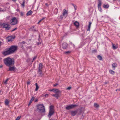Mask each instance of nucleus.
Wrapping results in <instances>:
<instances>
[{"label":"nucleus","mask_w":120,"mask_h":120,"mask_svg":"<svg viewBox=\"0 0 120 120\" xmlns=\"http://www.w3.org/2000/svg\"><path fill=\"white\" fill-rule=\"evenodd\" d=\"M45 17H43L41 20H43L44 19H45Z\"/></svg>","instance_id":"603ef678"},{"label":"nucleus","mask_w":120,"mask_h":120,"mask_svg":"<svg viewBox=\"0 0 120 120\" xmlns=\"http://www.w3.org/2000/svg\"><path fill=\"white\" fill-rule=\"evenodd\" d=\"M74 24L77 28H78L79 27V23L78 22H75L74 23Z\"/></svg>","instance_id":"4468645a"},{"label":"nucleus","mask_w":120,"mask_h":120,"mask_svg":"<svg viewBox=\"0 0 120 120\" xmlns=\"http://www.w3.org/2000/svg\"><path fill=\"white\" fill-rule=\"evenodd\" d=\"M17 46L15 45H12L9 49L11 53H14L17 50Z\"/></svg>","instance_id":"7ed1b4c3"},{"label":"nucleus","mask_w":120,"mask_h":120,"mask_svg":"<svg viewBox=\"0 0 120 120\" xmlns=\"http://www.w3.org/2000/svg\"><path fill=\"white\" fill-rule=\"evenodd\" d=\"M53 107L52 105H51L50 106V109L49 110H53Z\"/></svg>","instance_id":"473e14b6"},{"label":"nucleus","mask_w":120,"mask_h":120,"mask_svg":"<svg viewBox=\"0 0 120 120\" xmlns=\"http://www.w3.org/2000/svg\"><path fill=\"white\" fill-rule=\"evenodd\" d=\"M12 0L13 1H16V0Z\"/></svg>","instance_id":"13d9d810"},{"label":"nucleus","mask_w":120,"mask_h":120,"mask_svg":"<svg viewBox=\"0 0 120 120\" xmlns=\"http://www.w3.org/2000/svg\"><path fill=\"white\" fill-rule=\"evenodd\" d=\"M37 110L40 112L42 113L45 112V107L43 104H38L37 105Z\"/></svg>","instance_id":"f257e3e1"},{"label":"nucleus","mask_w":120,"mask_h":120,"mask_svg":"<svg viewBox=\"0 0 120 120\" xmlns=\"http://www.w3.org/2000/svg\"><path fill=\"white\" fill-rule=\"evenodd\" d=\"M5 103L6 105H8L9 104V102L8 99H6L5 100Z\"/></svg>","instance_id":"b1692460"},{"label":"nucleus","mask_w":120,"mask_h":120,"mask_svg":"<svg viewBox=\"0 0 120 120\" xmlns=\"http://www.w3.org/2000/svg\"><path fill=\"white\" fill-rule=\"evenodd\" d=\"M17 28H15L14 29H13V30H12L11 31L12 32V31L15 30H17Z\"/></svg>","instance_id":"a18cd8bd"},{"label":"nucleus","mask_w":120,"mask_h":120,"mask_svg":"<svg viewBox=\"0 0 120 120\" xmlns=\"http://www.w3.org/2000/svg\"><path fill=\"white\" fill-rule=\"evenodd\" d=\"M32 11L31 10H30L27 13L26 15L27 16L31 15L32 14Z\"/></svg>","instance_id":"6ab92c4d"},{"label":"nucleus","mask_w":120,"mask_h":120,"mask_svg":"<svg viewBox=\"0 0 120 120\" xmlns=\"http://www.w3.org/2000/svg\"><path fill=\"white\" fill-rule=\"evenodd\" d=\"M20 116H18L15 120H19L20 119Z\"/></svg>","instance_id":"e433bc0d"},{"label":"nucleus","mask_w":120,"mask_h":120,"mask_svg":"<svg viewBox=\"0 0 120 120\" xmlns=\"http://www.w3.org/2000/svg\"><path fill=\"white\" fill-rule=\"evenodd\" d=\"M37 57V56H35L34 57L33 59V60H34L36 59Z\"/></svg>","instance_id":"37998d69"},{"label":"nucleus","mask_w":120,"mask_h":120,"mask_svg":"<svg viewBox=\"0 0 120 120\" xmlns=\"http://www.w3.org/2000/svg\"><path fill=\"white\" fill-rule=\"evenodd\" d=\"M30 81H28L27 82V85H29L30 84Z\"/></svg>","instance_id":"79ce46f5"},{"label":"nucleus","mask_w":120,"mask_h":120,"mask_svg":"<svg viewBox=\"0 0 120 120\" xmlns=\"http://www.w3.org/2000/svg\"><path fill=\"white\" fill-rule=\"evenodd\" d=\"M48 94H46L45 95V97H48Z\"/></svg>","instance_id":"de8ad7c7"},{"label":"nucleus","mask_w":120,"mask_h":120,"mask_svg":"<svg viewBox=\"0 0 120 120\" xmlns=\"http://www.w3.org/2000/svg\"><path fill=\"white\" fill-rule=\"evenodd\" d=\"M42 20H41V19L39 21V22H40Z\"/></svg>","instance_id":"4d7b16f0"},{"label":"nucleus","mask_w":120,"mask_h":120,"mask_svg":"<svg viewBox=\"0 0 120 120\" xmlns=\"http://www.w3.org/2000/svg\"><path fill=\"white\" fill-rule=\"evenodd\" d=\"M114 1H115L116 0H113Z\"/></svg>","instance_id":"0e129e2a"},{"label":"nucleus","mask_w":120,"mask_h":120,"mask_svg":"<svg viewBox=\"0 0 120 120\" xmlns=\"http://www.w3.org/2000/svg\"><path fill=\"white\" fill-rule=\"evenodd\" d=\"M39 23H40V22H38V24Z\"/></svg>","instance_id":"bf43d9fd"},{"label":"nucleus","mask_w":120,"mask_h":120,"mask_svg":"<svg viewBox=\"0 0 120 120\" xmlns=\"http://www.w3.org/2000/svg\"><path fill=\"white\" fill-rule=\"evenodd\" d=\"M10 41V40H9V39L8 40V41Z\"/></svg>","instance_id":"052dcab7"},{"label":"nucleus","mask_w":120,"mask_h":120,"mask_svg":"<svg viewBox=\"0 0 120 120\" xmlns=\"http://www.w3.org/2000/svg\"><path fill=\"white\" fill-rule=\"evenodd\" d=\"M3 28H5L6 30H9L10 27L9 26V25L8 24H4L3 25Z\"/></svg>","instance_id":"423d86ee"},{"label":"nucleus","mask_w":120,"mask_h":120,"mask_svg":"<svg viewBox=\"0 0 120 120\" xmlns=\"http://www.w3.org/2000/svg\"><path fill=\"white\" fill-rule=\"evenodd\" d=\"M14 60H4V63L5 64L8 66H10L14 64Z\"/></svg>","instance_id":"f03ea898"},{"label":"nucleus","mask_w":120,"mask_h":120,"mask_svg":"<svg viewBox=\"0 0 120 120\" xmlns=\"http://www.w3.org/2000/svg\"><path fill=\"white\" fill-rule=\"evenodd\" d=\"M98 8L99 10L100 11L102 12V10L101 8V6H100V7H99V6H98Z\"/></svg>","instance_id":"7c9ffc66"},{"label":"nucleus","mask_w":120,"mask_h":120,"mask_svg":"<svg viewBox=\"0 0 120 120\" xmlns=\"http://www.w3.org/2000/svg\"><path fill=\"white\" fill-rule=\"evenodd\" d=\"M45 4L47 7H48L49 6L48 4L47 3H46Z\"/></svg>","instance_id":"09e8293b"},{"label":"nucleus","mask_w":120,"mask_h":120,"mask_svg":"<svg viewBox=\"0 0 120 120\" xmlns=\"http://www.w3.org/2000/svg\"><path fill=\"white\" fill-rule=\"evenodd\" d=\"M71 58H72V57H71Z\"/></svg>","instance_id":"338daca9"},{"label":"nucleus","mask_w":120,"mask_h":120,"mask_svg":"<svg viewBox=\"0 0 120 120\" xmlns=\"http://www.w3.org/2000/svg\"><path fill=\"white\" fill-rule=\"evenodd\" d=\"M34 97H32L31 100H30L29 104H28V105H29L32 103V101L34 100Z\"/></svg>","instance_id":"412c9836"},{"label":"nucleus","mask_w":120,"mask_h":120,"mask_svg":"<svg viewBox=\"0 0 120 120\" xmlns=\"http://www.w3.org/2000/svg\"><path fill=\"white\" fill-rule=\"evenodd\" d=\"M17 11H18V10H17Z\"/></svg>","instance_id":"680f3d73"},{"label":"nucleus","mask_w":120,"mask_h":120,"mask_svg":"<svg viewBox=\"0 0 120 120\" xmlns=\"http://www.w3.org/2000/svg\"><path fill=\"white\" fill-rule=\"evenodd\" d=\"M3 54L6 56L7 55L11 54L9 50L8 49V50L5 51L3 52Z\"/></svg>","instance_id":"6e6552de"},{"label":"nucleus","mask_w":120,"mask_h":120,"mask_svg":"<svg viewBox=\"0 0 120 120\" xmlns=\"http://www.w3.org/2000/svg\"><path fill=\"white\" fill-rule=\"evenodd\" d=\"M38 101V100L37 99L36 100H35V102H37Z\"/></svg>","instance_id":"6e6d98bb"},{"label":"nucleus","mask_w":120,"mask_h":120,"mask_svg":"<svg viewBox=\"0 0 120 120\" xmlns=\"http://www.w3.org/2000/svg\"><path fill=\"white\" fill-rule=\"evenodd\" d=\"M84 115L83 114H82V116L81 117V118L82 119H83L84 118Z\"/></svg>","instance_id":"49530a36"},{"label":"nucleus","mask_w":120,"mask_h":120,"mask_svg":"<svg viewBox=\"0 0 120 120\" xmlns=\"http://www.w3.org/2000/svg\"><path fill=\"white\" fill-rule=\"evenodd\" d=\"M42 65L41 63H40L39 64L38 70H42Z\"/></svg>","instance_id":"a211bd4d"},{"label":"nucleus","mask_w":120,"mask_h":120,"mask_svg":"<svg viewBox=\"0 0 120 120\" xmlns=\"http://www.w3.org/2000/svg\"><path fill=\"white\" fill-rule=\"evenodd\" d=\"M16 59L15 58H10L9 57H8L4 59L3 60H15Z\"/></svg>","instance_id":"ddd939ff"},{"label":"nucleus","mask_w":120,"mask_h":120,"mask_svg":"<svg viewBox=\"0 0 120 120\" xmlns=\"http://www.w3.org/2000/svg\"><path fill=\"white\" fill-rule=\"evenodd\" d=\"M109 6L108 5L104 4L103 6V7L105 8H107L109 7Z\"/></svg>","instance_id":"cd10ccee"},{"label":"nucleus","mask_w":120,"mask_h":120,"mask_svg":"<svg viewBox=\"0 0 120 120\" xmlns=\"http://www.w3.org/2000/svg\"><path fill=\"white\" fill-rule=\"evenodd\" d=\"M94 106L95 107L97 108L98 107V105L97 103H95L94 104Z\"/></svg>","instance_id":"2f4dec72"},{"label":"nucleus","mask_w":120,"mask_h":120,"mask_svg":"<svg viewBox=\"0 0 120 120\" xmlns=\"http://www.w3.org/2000/svg\"><path fill=\"white\" fill-rule=\"evenodd\" d=\"M1 59V58H0V59Z\"/></svg>","instance_id":"774afa93"},{"label":"nucleus","mask_w":120,"mask_h":120,"mask_svg":"<svg viewBox=\"0 0 120 120\" xmlns=\"http://www.w3.org/2000/svg\"><path fill=\"white\" fill-rule=\"evenodd\" d=\"M112 48L113 49H116L118 48V46L117 45H115L114 44L112 43Z\"/></svg>","instance_id":"aec40b11"},{"label":"nucleus","mask_w":120,"mask_h":120,"mask_svg":"<svg viewBox=\"0 0 120 120\" xmlns=\"http://www.w3.org/2000/svg\"><path fill=\"white\" fill-rule=\"evenodd\" d=\"M101 0H98V6L100 7L101 6Z\"/></svg>","instance_id":"4be33fe9"},{"label":"nucleus","mask_w":120,"mask_h":120,"mask_svg":"<svg viewBox=\"0 0 120 120\" xmlns=\"http://www.w3.org/2000/svg\"><path fill=\"white\" fill-rule=\"evenodd\" d=\"M58 85V84L57 83H56L54 84H53V86L54 87H56Z\"/></svg>","instance_id":"f704fd0d"},{"label":"nucleus","mask_w":120,"mask_h":120,"mask_svg":"<svg viewBox=\"0 0 120 120\" xmlns=\"http://www.w3.org/2000/svg\"><path fill=\"white\" fill-rule=\"evenodd\" d=\"M34 27V26H33L30 28V29L32 30L33 31H36V29Z\"/></svg>","instance_id":"bb28decb"},{"label":"nucleus","mask_w":120,"mask_h":120,"mask_svg":"<svg viewBox=\"0 0 120 120\" xmlns=\"http://www.w3.org/2000/svg\"><path fill=\"white\" fill-rule=\"evenodd\" d=\"M59 93H56L55 94H53L52 95V96L54 97L55 98H56L58 99L59 97H60L59 96Z\"/></svg>","instance_id":"9b49d317"},{"label":"nucleus","mask_w":120,"mask_h":120,"mask_svg":"<svg viewBox=\"0 0 120 120\" xmlns=\"http://www.w3.org/2000/svg\"><path fill=\"white\" fill-rule=\"evenodd\" d=\"M97 57L99 60H101L102 59V57L100 55H98L97 56Z\"/></svg>","instance_id":"c85d7f7f"},{"label":"nucleus","mask_w":120,"mask_h":120,"mask_svg":"<svg viewBox=\"0 0 120 120\" xmlns=\"http://www.w3.org/2000/svg\"><path fill=\"white\" fill-rule=\"evenodd\" d=\"M24 4H25V1H23V2L22 4L21 5L23 7H24Z\"/></svg>","instance_id":"c9c22d12"},{"label":"nucleus","mask_w":120,"mask_h":120,"mask_svg":"<svg viewBox=\"0 0 120 120\" xmlns=\"http://www.w3.org/2000/svg\"><path fill=\"white\" fill-rule=\"evenodd\" d=\"M20 13V14L21 15V16H23L24 15V13L22 12H21Z\"/></svg>","instance_id":"58836bf2"},{"label":"nucleus","mask_w":120,"mask_h":120,"mask_svg":"<svg viewBox=\"0 0 120 120\" xmlns=\"http://www.w3.org/2000/svg\"><path fill=\"white\" fill-rule=\"evenodd\" d=\"M91 23L90 22H89V23L88 26V29L87 30V31H90V28L91 26Z\"/></svg>","instance_id":"f3484780"},{"label":"nucleus","mask_w":120,"mask_h":120,"mask_svg":"<svg viewBox=\"0 0 120 120\" xmlns=\"http://www.w3.org/2000/svg\"><path fill=\"white\" fill-rule=\"evenodd\" d=\"M68 46V44L66 42H64L63 43L62 47L64 49H65L67 48Z\"/></svg>","instance_id":"1a4fd4ad"},{"label":"nucleus","mask_w":120,"mask_h":120,"mask_svg":"<svg viewBox=\"0 0 120 120\" xmlns=\"http://www.w3.org/2000/svg\"><path fill=\"white\" fill-rule=\"evenodd\" d=\"M38 73L39 74L40 76H42V70H38Z\"/></svg>","instance_id":"dca6fc26"},{"label":"nucleus","mask_w":120,"mask_h":120,"mask_svg":"<svg viewBox=\"0 0 120 120\" xmlns=\"http://www.w3.org/2000/svg\"><path fill=\"white\" fill-rule=\"evenodd\" d=\"M117 64L116 63H113L112 65V68L113 70H115L116 67H117Z\"/></svg>","instance_id":"2eb2a0df"},{"label":"nucleus","mask_w":120,"mask_h":120,"mask_svg":"<svg viewBox=\"0 0 120 120\" xmlns=\"http://www.w3.org/2000/svg\"><path fill=\"white\" fill-rule=\"evenodd\" d=\"M68 14V12L65 9H64L63 10L62 14L63 15L65 16L66 15H67Z\"/></svg>","instance_id":"f8f14e48"},{"label":"nucleus","mask_w":120,"mask_h":120,"mask_svg":"<svg viewBox=\"0 0 120 120\" xmlns=\"http://www.w3.org/2000/svg\"><path fill=\"white\" fill-rule=\"evenodd\" d=\"M25 42L24 41H22V42H21V43H22V44H24L25 43Z\"/></svg>","instance_id":"3c124183"},{"label":"nucleus","mask_w":120,"mask_h":120,"mask_svg":"<svg viewBox=\"0 0 120 120\" xmlns=\"http://www.w3.org/2000/svg\"><path fill=\"white\" fill-rule=\"evenodd\" d=\"M51 120V119H50V120Z\"/></svg>","instance_id":"69168bd1"},{"label":"nucleus","mask_w":120,"mask_h":120,"mask_svg":"<svg viewBox=\"0 0 120 120\" xmlns=\"http://www.w3.org/2000/svg\"><path fill=\"white\" fill-rule=\"evenodd\" d=\"M41 43L40 42V43H39V42H38L37 43L38 44V45H39Z\"/></svg>","instance_id":"5fc2aeb1"},{"label":"nucleus","mask_w":120,"mask_h":120,"mask_svg":"<svg viewBox=\"0 0 120 120\" xmlns=\"http://www.w3.org/2000/svg\"><path fill=\"white\" fill-rule=\"evenodd\" d=\"M70 53V52L69 51H68L67 52H64V53L65 54H68Z\"/></svg>","instance_id":"4c0bfd02"},{"label":"nucleus","mask_w":120,"mask_h":120,"mask_svg":"<svg viewBox=\"0 0 120 120\" xmlns=\"http://www.w3.org/2000/svg\"><path fill=\"white\" fill-rule=\"evenodd\" d=\"M15 69V68L14 67H10L9 68V71H14Z\"/></svg>","instance_id":"5701e85b"},{"label":"nucleus","mask_w":120,"mask_h":120,"mask_svg":"<svg viewBox=\"0 0 120 120\" xmlns=\"http://www.w3.org/2000/svg\"><path fill=\"white\" fill-rule=\"evenodd\" d=\"M78 105H71L66 106V109L67 110H69L75 108Z\"/></svg>","instance_id":"39448f33"},{"label":"nucleus","mask_w":120,"mask_h":120,"mask_svg":"<svg viewBox=\"0 0 120 120\" xmlns=\"http://www.w3.org/2000/svg\"><path fill=\"white\" fill-rule=\"evenodd\" d=\"M9 79H7L4 82V84H7V82L8 81V80Z\"/></svg>","instance_id":"72a5a7b5"},{"label":"nucleus","mask_w":120,"mask_h":120,"mask_svg":"<svg viewBox=\"0 0 120 120\" xmlns=\"http://www.w3.org/2000/svg\"><path fill=\"white\" fill-rule=\"evenodd\" d=\"M3 67V66L2 65H1L0 66V68H2Z\"/></svg>","instance_id":"864d4df0"},{"label":"nucleus","mask_w":120,"mask_h":120,"mask_svg":"<svg viewBox=\"0 0 120 120\" xmlns=\"http://www.w3.org/2000/svg\"><path fill=\"white\" fill-rule=\"evenodd\" d=\"M71 87H69L67 88L66 89L68 90H70L71 89Z\"/></svg>","instance_id":"ea45409f"},{"label":"nucleus","mask_w":120,"mask_h":120,"mask_svg":"<svg viewBox=\"0 0 120 120\" xmlns=\"http://www.w3.org/2000/svg\"><path fill=\"white\" fill-rule=\"evenodd\" d=\"M54 90L55 89H52L49 90V91H54Z\"/></svg>","instance_id":"a19ab883"},{"label":"nucleus","mask_w":120,"mask_h":120,"mask_svg":"<svg viewBox=\"0 0 120 120\" xmlns=\"http://www.w3.org/2000/svg\"><path fill=\"white\" fill-rule=\"evenodd\" d=\"M109 72L112 75H114L115 73L114 71L112 70H110Z\"/></svg>","instance_id":"a878e982"},{"label":"nucleus","mask_w":120,"mask_h":120,"mask_svg":"<svg viewBox=\"0 0 120 120\" xmlns=\"http://www.w3.org/2000/svg\"><path fill=\"white\" fill-rule=\"evenodd\" d=\"M54 112L53 110H49V114L48 115V117L49 118H50L51 116L54 114Z\"/></svg>","instance_id":"0eeeda50"},{"label":"nucleus","mask_w":120,"mask_h":120,"mask_svg":"<svg viewBox=\"0 0 120 120\" xmlns=\"http://www.w3.org/2000/svg\"><path fill=\"white\" fill-rule=\"evenodd\" d=\"M55 10H57V12L56 13V14H57V13L58 12V9H57V8H56V9H55Z\"/></svg>","instance_id":"8fccbe9b"},{"label":"nucleus","mask_w":120,"mask_h":120,"mask_svg":"<svg viewBox=\"0 0 120 120\" xmlns=\"http://www.w3.org/2000/svg\"><path fill=\"white\" fill-rule=\"evenodd\" d=\"M78 112V110H77L74 111H72L71 112V114L72 116H75L77 113Z\"/></svg>","instance_id":"9d476101"},{"label":"nucleus","mask_w":120,"mask_h":120,"mask_svg":"<svg viewBox=\"0 0 120 120\" xmlns=\"http://www.w3.org/2000/svg\"><path fill=\"white\" fill-rule=\"evenodd\" d=\"M73 6H74V7H75V6L74 5V4H73Z\"/></svg>","instance_id":"e2e57ef3"},{"label":"nucleus","mask_w":120,"mask_h":120,"mask_svg":"<svg viewBox=\"0 0 120 120\" xmlns=\"http://www.w3.org/2000/svg\"><path fill=\"white\" fill-rule=\"evenodd\" d=\"M64 16L63 15H61L60 16V19H63V16Z\"/></svg>","instance_id":"c03bdc74"},{"label":"nucleus","mask_w":120,"mask_h":120,"mask_svg":"<svg viewBox=\"0 0 120 120\" xmlns=\"http://www.w3.org/2000/svg\"><path fill=\"white\" fill-rule=\"evenodd\" d=\"M10 24L12 25H14L18 23V21L16 18L14 17L12 18L10 20Z\"/></svg>","instance_id":"20e7f679"},{"label":"nucleus","mask_w":120,"mask_h":120,"mask_svg":"<svg viewBox=\"0 0 120 120\" xmlns=\"http://www.w3.org/2000/svg\"><path fill=\"white\" fill-rule=\"evenodd\" d=\"M35 85L36 86V88L35 90V91H37L38 90L39 88V86H38V84L37 83H36L35 84Z\"/></svg>","instance_id":"393cba45"},{"label":"nucleus","mask_w":120,"mask_h":120,"mask_svg":"<svg viewBox=\"0 0 120 120\" xmlns=\"http://www.w3.org/2000/svg\"><path fill=\"white\" fill-rule=\"evenodd\" d=\"M54 91L56 93H58L60 92V91L58 90V89H55Z\"/></svg>","instance_id":"c756f323"}]
</instances>
